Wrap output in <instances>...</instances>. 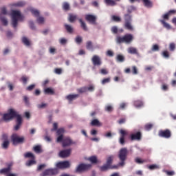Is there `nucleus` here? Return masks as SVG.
Masks as SVG:
<instances>
[{"label": "nucleus", "instance_id": "f257e3e1", "mask_svg": "<svg viewBox=\"0 0 176 176\" xmlns=\"http://www.w3.org/2000/svg\"><path fill=\"white\" fill-rule=\"evenodd\" d=\"M14 118H16V124L14 126V130L17 131V130H19L20 127H21V124H23V117H21V115L19 114L18 112H16L14 109H10L8 113L3 114V120H4V122H10V120H12V119Z\"/></svg>", "mask_w": 176, "mask_h": 176}, {"label": "nucleus", "instance_id": "f03ea898", "mask_svg": "<svg viewBox=\"0 0 176 176\" xmlns=\"http://www.w3.org/2000/svg\"><path fill=\"white\" fill-rule=\"evenodd\" d=\"M134 39V36L131 34H126L124 36H117L116 38V43H118L120 45V43H126V45H129L133 42Z\"/></svg>", "mask_w": 176, "mask_h": 176}, {"label": "nucleus", "instance_id": "7ed1b4c3", "mask_svg": "<svg viewBox=\"0 0 176 176\" xmlns=\"http://www.w3.org/2000/svg\"><path fill=\"white\" fill-rule=\"evenodd\" d=\"M129 155V151L126 148H122L118 153V159H120V162L117 166L123 167L126 164V160H127V156Z\"/></svg>", "mask_w": 176, "mask_h": 176}, {"label": "nucleus", "instance_id": "20e7f679", "mask_svg": "<svg viewBox=\"0 0 176 176\" xmlns=\"http://www.w3.org/2000/svg\"><path fill=\"white\" fill-rule=\"evenodd\" d=\"M12 25L14 28H17L19 20H21V13L18 10H12L11 12Z\"/></svg>", "mask_w": 176, "mask_h": 176}, {"label": "nucleus", "instance_id": "39448f33", "mask_svg": "<svg viewBox=\"0 0 176 176\" xmlns=\"http://www.w3.org/2000/svg\"><path fill=\"white\" fill-rule=\"evenodd\" d=\"M124 27L126 30H128V31H134V27H133V24H131L132 19L131 15L129 14H125L124 15Z\"/></svg>", "mask_w": 176, "mask_h": 176}, {"label": "nucleus", "instance_id": "423d86ee", "mask_svg": "<svg viewBox=\"0 0 176 176\" xmlns=\"http://www.w3.org/2000/svg\"><path fill=\"white\" fill-rule=\"evenodd\" d=\"M25 138L24 137H20L17 133H13L11 136V141L12 145H19V144H23Z\"/></svg>", "mask_w": 176, "mask_h": 176}, {"label": "nucleus", "instance_id": "0eeeda50", "mask_svg": "<svg viewBox=\"0 0 176 176\" xmlns=\"http://www.w3.org/2000/svg\"><path fill=\"white\" fill-rule=\"evenodd\" d=\"M91 164H80L76 168L75 173H85V171H89L91 168Z\"/></svg>", "mask_w": 176, "mask_h": 176}, {"label": "nucleus", "instance_id": "6e6552de", "mask_svg": "<svg viewBox=\"0 0 176 176\" xmlns=\"http://www.w3.org/2000/svg\"><path fill=\"white\" fill-rule=\"evenodd\" d=\"M58 174V169L57 168H49L44 170L40 174V176H53Z\"/></svg>", "mask_w": 176, "mask_h": 176}, {"label": "nucleus", "instance_id": "1a4fd4ad", "mask_svg": "<svg viewBox=\"0 0 176 176\" xmlns=\"http://www.w3.org/2000/svg\"><path fill=\"white\" fill-rule=\"evenodd\" d=\"M60 142H62V146L63 148L71 146V145H75V144H76V142H73L72 139L69 137H63Z\"/></svg>", "mask_w": 176, "mask_h": 176}, {"label": "nucleus", "instance_id": "9d476101", "mask_svg": "<svg viewBox=\"0 0 176 176\" xmlns=\"http://www.w3.org/2000/svg\"><path fill=\"white\" fill-rule=\"evenodd\" d=\"M119 133H120L119 142L120 145H124V144H126V140H125L126 135H128L129 132H127V131L124 129H120Z\"/></svg>", "mask_w": 176, "mask_h": 176}, {"label": "nucleus", "instance_id": "9b49d317", "mask_svg": "<svg viewBox=\"0 0 176 176\" xmlns=\"http://www.w3.org/2000/svg\"><path fill=\"white\" fill-rule=\"evenodd\" d=\"M131 141H141L142 140V133L138 131L136 133H131L129 135Z\"/></svg>", "mask_w": 176, "mask_h": 176}, {"label": "nucleus", "instance_id": "f8f14e48", "mask_svg": "<svg viewBox=\"0 0 176 176\" xmlns=\"http://www.w3.org/2000/svg\"><path fill=\"white\" fill-rule=\"evenodd\" d=\"M159 137L162 138H171V131L169 129L160 130L158 133Z\"/></svg>", "mask_w": 176, "mask_h": 176}, {"label": "nucleus", "instance_id": "ddd939ff", "mask_svg": "<svg viewBox=\"0 0 176 176\" xmlns=\"http://www.w3.org/2000/svg\"><path fill=\"white\" fill-rule=\"evenodd\" d=\"M64 133H65L64 128H60L56 131V135H58V138H56V142H61L63 141V138H64Z\"/></svg>", "mask_w": 176, "mask_h": 176}, {"label": "nucleus", "instance_id": "4468645a", "mask_svg": "<svg viewBox=\"0 0 176 176\" xmlns=\"http://www.w3.org/2000/svg\"><path fill=\"white\" fill-rule=\"evenodd\" d=\"M92 64L94 67H100L102 64L101 61V58L98 55H94L91 58Z\"/></svg>", "mask_w": 176, "mask_h": 176}, {"label": "nucleus", "instance_id": "2eb2a0df", "mask_svg": "<svg viewBox=\"0 0 176 176\" xmlns=\"http://www.w3.org/2000/svg\"><path fill=\"white\" fill-rule=\"evenodd\" d=\"M72 152V149L71 148L63 150L60 151L59 156L63 159H65V157H69V156H71Z\"/></svg>", "mask_w": 176, "mask_h": 176}, {"label": "nucleus", "instance_id": "dca6fc26", "mask_svg": "<svg viewBox=\"0 0 176 176\" xmlns=\"http://www.w3.org/2000/svg\"><path fill=\"white\" fill-rule=\"evenodd\" d=\"M71 166L69 161L60 162L56 164L57 168H69Z\"/></svg>", "mask_w": 176, "mask_h": 176}, {"label": "nucleus", "instance_id": "f3484780", "mask_svg": "<svg viewBox=\"0 0 176 176\" xmlns=\"http://www.w3.org/2000/svg\"><path fill=\"white\" fill-rule=\"evenodd\" d=\"M85 20L88 21V23H90L91 24H96L97 16L93 14H86Z\"/></svg>", "mask_w": 176, "mask_h": 176}, {"label": "nucleus", "instance_id": "a211bd4d", "mask_svg": "<svg viewBox=\"0 0 176 176\" xmlns=\"http://www.w3.org/2000/svg\"><path fill=\"white\" fill-rule=\"evenodd\" d=\"M12 166H13V164L10 163L8 164V167L7 168H4L1 170H0V174H9V173H10V171H12Z\"/></svg>", "mask_w": 176, "mask_h": 176}, {"label": "nucleus", "instance_id": "6ab92c4d", "mask_svg": "<svg viewBox=\"0 0 176 176\" xmlns=\"http://www.w3.org/2000/svg\"><path fill=\"white\" fill-rule=\"evenodd\" d=\"M109 168L112 170L113 168L118 169L119 168H118V166H117V165H114L113 166H109V165H108L107 164L103 165L102 166H100V170L101 171H107V170H108Z\"/></svg>", "mask_w": 176, "mask_h": 176}, {"label": "nucleus", "instance_id": "aec40b11", "mask_svg": "<svg viewBox=\"0 0 176 176\" xmlns=\"http://www.w3.org/2000/svg\"><path fill=\"white\" fill-rule=\"evenodd\" d=\"M78 21L80 24V27L83 31H89V28H87V25L86 22H85L82 19H79Z\"/></svg>", "mask_w": 176, "mask_h": 176}, {"label": "nucleus", "instance_id": "412c9836", "mask_svg": "<svg viewBox=\"0 0 176 176\" xmlns=\"http://www.w3.org/2000/svg\"><path fill=\"white\" fill-rule=\"evenodd\" d=\"M79 97V94H69L66 96V99L68 100L71 102V101H74V100H76Z\"/></svg>", "mask_w": 176, "mask_h": 176}, {"label": "nucleus", "instance_id": "4be33fe9", "mask_svg": "<svg viewBox=\"0 0 176 176\" xmlns=\"http://www.w3.org/2000/svg\"><path fill=\"white\" fill-rule=\"evenodd\" d=\"M88 160L91 163V164H97V163H98V160H97V156L96 155L89 157Z\"/></svg>", "mask_w": 176, "mask_h": 176}, {"label": "nucleus", "instance_id": "5701e85b", "mask_svg": "<svg viewBox=\"0 0 176 176\" xmlns=\"http://www.w3.org/2000/svg\"><path fill=\"white\" fill-rule=\"evenodd\" d=\"M104 2L107 6H116V1L114 0H104Z\"/></svg>", "mask_w": 176, "mask_h": 176}, {"label": "nucleus", "instance_id": "b1692460", "mask_svg": "<svg viewBox=\"0 0 176 176\" xmlns=\"http://www.w3.org/2000/svg\"><path fill=\"white\" fill-rule=\"evenodd\" d=\"M91 126L100 127V126H102V124H101V122H100V121L98 119H94L91 122Z\"/></svg>", "mask_w": 176, "mask_h": 176}, {"label": "nucleus", "instance_id": "393cba45", "mask_svg": "<svg viewBox=\"0 0 176 176\" xmlns=\"http://www.w3.org/2000/svg\"><path fill=\"white\" fill-rule=\"evenodd\" d=\"M45 94L53 96L54 94V89L50 87H47L44 90Z\"/></svg>", "mask_w": 176, "mask_h": 176}, {"label": "nucleus", "instance_id": "a878e982", "mask_svg": "<svg viewBox=\"0 0 176 176\" xmlns=\"http://www.w3.org/2000/svg\"><path fill=\"white\" fill-rule=\"evenodd\" d=\"M116 61L118 63H124L125 58L122 54H118L116 58Z\"/></svg>", "mask_w": 176, "mask_h": 176}, {"label": "nucleus", "instance_id": "bb28decb", "mask_svg": "<svg viewBox=\"0 0 176 176\" xmlns=\"http://www.w3.org/2000/svg\"><path fill=\"white\" fill-rule=\"evenodd\" d=\"M78 19V16L74 14H69V23H74L75 20Z\"/></svg>", "mask_w": 176, "mask_h": 176}, {"label": "nucleus", "instance_id": "cd10ccee", "mask_svg": "<svg viewBox=\"0 0 176 176\" xmlns=\"http://www.w3.org/2000/svg\"><path fill=\"white\" fill-rule=\"evenodd\" d=\"M22 42L25 45V46H31V42L30 41V40L24 36L22 38Z\"/></svg>", "mask_w": 176, "mask_h": 176}, {"label": "nucleus", "instance_id": "c85d7f7f", "mask_svg": "<svg viewBox=\"0 0 176 176\" xmlns=\"http://www.w3.org/2000/svg\"><path fill=\"white\" fill-rule=\"evenodd\" d=\"M24 157L26 159H35V155L32 153H31V152L25 153L24 154Z\"/></svg>", "mask_w": 176, "mask_h": 176}, {"label": "nucleus", "instance_id": "c756f323", "mask_svg": "<svg viewBox=\"0 0 176 176\" xmlns=\"http://www.w3.org/2000/svg\"><path fill=\"white\" fill-rule=\"evenodd\" d=\"M65 28L69 34H72V32H74V28L68 24H65Z\"/></svg>", "mask_w": 176, "mask_h": 176}, {"label": "nucleus", "instance_id": "7c9ffc66", "mask_svg": "<svg viewBox=\"0 0 176 176\" xmlns=\"http://www.w3.org/2000/svg\"><path fill=\"white\" fill-rule=\"evenodd\" d=\"M128 53H129L130 54H138L137 49L133 47H131L128 49Z\"/></svg>", "mask_w": 176, "mask_h": 176}, {"label": "nucleus", "instance_id": "2f4dec72", "mask_svg": "<svg viewBox=\"0 0 176 176\" xmlns=\"http://www.w3.org/2000/svg\"><path fill=\"white\" fill-rule=\"evenodd\" d=\"M134 106L136 108H141V107H144V102L141 100H136L134 102Z\"/></svg>", "mask_w": 176, "mask_h": 176}, {"label": "nucleus", "instance_id": "473e14b6", "mask_svg": "<svg viewBox=\"0 0 176 176\" xmlns=\"http://www.w3.org/2000/svg\"><path fill=\"white\" fill-rule=\"evenodd\" d=\"M112 162H113V156L111 155L109 157H107L106 164H107V166H112Z\"/></svg>", "mask_w": 176, "mask_h": 176}, {"label": "nucleus", "instance_id": "72a5a7b5", "mask_svg": "<svg viewBox=\"0 0 176 176\" xmlns=\"http://www.w3.org/2000/svg\"><path fill=\"white\" fill-rule=\"evenodd\" d=\"M9 140L3 141L1 147L3 148V149H8V148H9Z\"/></svg>", "mask_w": 176, "mask_h": 176}, {"label": "nucleus", "instance_id": "f704fd0d", "mask_svg": "<svg viewBox=\"0 0 176 176\" xmlns=\"http://www.w3.org/2000/svg\"><path fill=\"white\" fill-rule=\"evenodd\" d=\"M111 20L116 21V23H120V21H122V19L116 15H113L111 16Z\"/></svg>", "mask_w": 176, "mask_h": 176}, {"label": "nucleus", "instance_id": "c9c22d12", "mask_svg": "<svg viewBox=\"0 0 176 176\" xmlns=\"http://www.w3.org/2000/svg\"><path fill=\"white\" fill-rule=\"evenodd\" d=\"M78 93L82 94V93H86L87 91V87H82L77 89Z\"/></svg>", "mask_w": 176, "mask_h": 176}, {"label": "nucleus", "instance_id": "e433bc0d", "mask_svg": "<svg viewBox=\"0 0 176 176\" xmlns=\"http://www.w3.org/2000/svg\"><path fill=\"white\" fill-rule=\"evenodd\" d=\"M86 47L87 50H93V43L91 41H87L86 43Z\"/></svg>", "mask_w": 176, "mask_h": 176}, {"label": "nucleus", "instance_id": "4c0bfd02", "mask_svg": "<svg viewBox=\"0 0 176 176\" xmlns=\"http://www.w3.org/2000/svg\"><path fill=\"white\" fill-rule=\"evenodd\" d=\"M160 23L164 25L165 28H167L168 30H170V24L167 23L164 20L161 19L160 20Z\"/></svg>", "mask_w": 176, "mask_h": 176}, {"label": "nucleus", "instance_id": "58836bf2", "mask_svg": "<svg viewBox=\"0 0 176 176\" xmlns=\"http://www.w3.org/2000/svg\"><path fill=\"white\" fill-rule=\"evenodd\" d=\"M33 164H36L35 159H32L26 162V166H33Z\"/></svg>", "mask_w": 176, "mask_h": 176}, {"label": "nucleus", "instance_id": "ea45409f", "mask_svg": "<svg viewBox=\"0 0 176 176\" xmlns=\"http://www.w3.org/2000/svg\"><path fill=\"white\" fill-rule=\"evenodd\" d=\"M20 80L23 83V85H27V82H28V77H27V76H23Z\"/></svg>", "mask_w": 176, "mask_h": 176}, {"label": "nucleus", "instance_id": "a19ab883", "mask_svg": "<svg viewBox=\"0 0 176 176\" xmlns=\"http://www.w3.org/2000/svg\"><path fill=\"white\" fill-rule=\"evenodd\" d=\"M31 13L33 14V16H35V17H39V11L35 9L30 10Z\"/></svg>", "mask_w": 176, "mask_h": 176}, {"label": "nucleus", "instance_id": "79ce46f5", "mask_svg": "<svg viewBox=\"0 0 176 176\" xmlns=\"http://www.w3.org/2000/svg\"><path fill=\"white\" fill-rule=\"evenodd\" d=\"M100 74H101V75H108V74H109V72L107 69L102 68L100 69Z\"/></svg>", "mask_w": 176, "mask_h": 176}, {"label": "nucleus", "instance_id": "37998d69", "mask_svg": "<svg viewBox=\"0 0 176 176\" xmlns=\"http://www.w3.org/2000/svg\"><path fill=\"white\" fill-rule=\"evenodd\" d=\"M131 72L133 75H138V69L136 66H132Z\"/></svg>", "mask_w": 176, "mask_h": 176}, {"label": "nucleus", "instance_id": "c03bdc74", "mask_svg": "<svg viewBox=\"0 0 176 176\" xmlns=\"http://www.w3.org/2000/svg\"><path fill=\"white\" fill-rule=\"evenodd\" d=\"M34 151L36 153H41L42 152V149L41 148V146H36L33 148Z\"/></svg>", "mask_w": 176, "mask_h": 176}, {"label": "nucleus", "instance_id": "a18cd8bd", "mask_svg": "<svg viewBox=\"0 0 176 176\" xmlns=\"http://www.w3.org/2000/svg\"><path fill=\"white\" fill-rule=\"evenodd\" d=\"M0 20L3 25H8V20L5 17H2V14H0Z\"/></svg>", "mask_w": 176, "mask_h": 176}, {"label": "nucleus", "instance_id": "49530a36", "mask_svg": "<svg viewBox=\"0 0 176 176\" xmlns=\"http://www.w3.org/2000/svg\"><path fill=\"white\" fill-rule=\"evenodd\" d=\"M15 6L17 8H23V6H25V2H24V1H18L16 3H15Z\"/></svg>", "mask_w": 176, "mask_h": 176}, {"label": "nucleus", "instance_id": "de8ad7c7", "mask_svg": "<svg viewBox=\"0 0 176 176\" xmlns=\"http://www.w3.org/2000/svg\"><path fill=\"white\" fill-rule=\"evenodd\" d=\"M109 82H111V77L104 78L102 80L101 83L102 85H106V83H109Z\"/></svg>", "mask_w": 176, "mask_h": 176}, {"label": "nucleus", "instance_id": "09e8293b", "mask_svg": "<svg viewBox=\"0 0 176 176\" xmlns=\"http://www.w3.org/2000/svg\"><path fill=\"white\" fill-rule=\"evenodd\" d=\"M63 9L64 10H69V3L65 2L63 4Z\"/></svg>", "mask_w": 176, "mask_h": 176}, {"label": "nucleus", "instance_id": "8fccbe9b", "mask_svg": "<svg viewBox=\"0 0 176 176\" xmlns=\"http://www.w3.org/2000/svg\"><path fill=\"white\" fill-rule=\"evenodd\" d=\"M135 163H138V164H142V163H145V162H146V161L144 160H141L139 157H137L135 159Z\"/></svg>", "mask_w": 176, "mask_h": 176}, {"label": "nucleus", "instance_id": "3c124183", "mask_svg": "<svg viewBox=\"0 0 176 176\" xmlns=\"http://www.w3.org/2000/svg\"><path fill=\"white\" fill-rule=\"evenodd\" d=\"M104 110L107 112H112V111H113V107H112L111 105H107L105 107Z\"/></svg>", "mask_w": 176, "mask_h": 176}, {"label": "nucleus", "instance_id": "603ef678", "mask_svg": "<svg viewBox=\"0 0 176 176\" xmlns=\"http://www.w3.org/2000/svg\"><path fill=\"white\" fill-rule=\"evenodd\" d=\"M169 50L170 52H174L175 50V43H170Z\"/></svg>", "mask_w": 176, "mask_h": 176}, {"label": "nucleus", "instance_id": "864d4df0", "mask_svg": "<svg viewBox=\"0 0 176 176\" xmlns=\"http://www.w3.org/2000/svg\"><path fill=\"white\" fill-rule=\"evenodd\" d=\"M37 23H38V24H43V23H45V18L39 16L38 19H37Z\"/></svg>", "mask_w": 176, "mask_h": 176}, {"label": "nucleus", "instance_id": "5fc2aeb1", "mask_svg": "<svg viewBox=\"0 0 176 176\" xmlns=\"http://www.w3.org/2000/svg\"><path fill=\"white\" fill-rule=\"evenodd\" d=\"M1 140L3 141H9V138L8 136V134L4 133L1 136Z\"/></svg>", "mask_w": 176, "mask_h": 176}, {"label": "nucleus", "instance_id": "6e6d98bb", "mask_svg": "<svg viewBox=\"0 0 176 176\" xmlns=\"http://www.w3.org/2000/svg\"><path fill=\"white\" fill-rule=\"evenodd\" d=\"M34 89H35V84H32L31 85H29L26 88V90H28V91H31L34 90Z\"/></svg>", "mask_w": 176, "mask_h": 176}, {"label": "nucleus", "instance_id": "4d7b16f0", "mask_svg": "<svg viewBox=\"0 0 176 176\" xmlns=\"http://www.w3.org/2000/svg\"><path fill=\"white\" fill-rule=\"evenodd\" d=\"M58 124L57 122H55L53 124V129H52V131H57L58 129Z\"/></svg>", "mask_w": 176, "mask_h": 176}, {"label": "nucleus", "instance_id": "13d9d810", "mask_svg": "<svg viewBox=\"0 0 176 176\" xmlns=\"http://www.w3.org/2000/svg\"><path fill=\"white\" fill-rule=\"evenodd\" d=\"M111 31L113 34H118V27L117 26H113L111 29Z\"/></svg>", "mask_w": 176, "mask_h": 176}, {"label": "nucleus", "instance_id": "bf43d9fd", "mask_svg": "<svg viewBox=\"0 0 176 176\" xmlns=\"http://www.w3.org/2000/svg\"><path fill=\"white\" fill-rule=\"evenodd\" d=\"M82 38H81L80 36H77L76 37L75 41H76L78 45L80 44V43H82Z\"/></svg>", "mask_w": 176, "mask_h": 176}, {"label": "nucleus", "instance_id": "052dcab7", "mask_svg": "<svg viewBox=\"0 0 176 176\" xmlns=\"http://www.w3.org/2000/svg\"><path fill=\"white\" fill-rule=\"evenodd\" d=\"M162 56L165 57V58H168V57H170V54L168 53V51H164L162 52Z\"/></svg>", "mask_w": 176, "mask_h": 176}, {"label": "nucleus", "instance_id": "680f3d73", "mask_svg": "<svg viewBox=\"0 0 176 176\" xmlns=\"http://www.w3.org/2000/svg\"><path fill=\"white\" fill-rule=\"evenodd\" d=\"M23 101L25 104V105H30V100H28V97L27 96H23Z\"/></svg>", "mask_w": 176, "mask_h": 176}, {"label": "nucleus", "instance_id": "e2e57ef3", "mask_svg": "<svg viewBox=\"0 0 176 176\" xmlns=\"http://www.w3.org/2000/svg\"><path fill=\"white\" fill-rule=\"evenodd\" d=\"M45 107H47V104L45 103H42L41 104L37 105V108H38V109H42L43 108H45Z\"/></svg>", "mask_w": 176, "mask_h": 176}, {"label": "nucleus", "instance_id": "0e129e2a", "mask_svg": "<svg viewBox=\"0 0 176 176\" xmlns=\"http://www.w3.org/2000/svg\"><path fill=\"white\" fill-rule=\"evenodd\" d=\"M144 127L146 130L149 131L153 127V125L152 124H146Z\"/></svg>", "mask_w": 176, "mask_h": 176}, {"label": "nucleus", "instance_id": "69168bd1", "mask_svg": "<svg viewBox=\"0 0 176 176\" xmlns=\"http://www.w3.org/2000/svg\"><path fill=\"white\" fill-rule=\"evenodd\" d=\"M158 50H159V45H157V44L153 45V47H152L153 52H157Z\"/></svg>", "mask_w": 176, "mask_h": 176}, {"label": "nucleus", "instance_id": "338daca9", "mask_svg": "<svg viewBox=\"0 0 176 176\" xmlns=\"http://www.w3.org/2000/svg\"><path fill=\"white\" fill-rule=\"evenodd\" d=\"M149 168V170H156V168H157V165H155V164H152L148 166V167Z\"/></svg>", "mask_w": 176, "mask_h": 176}, {"label": "nucleus", "instance_id": "774afa93", "mask_svg": "<svg viewBox=\"0 0 176 176\" xmlns=\"http://www.w3.org/2000/svg\"><path fill=\"white\" fill-rule=\"evenodd\" d=\"M165 173L168 176H173L175 174V173L174 171L165 170Z\"/></svg>", "mask_w": 176, "mask_h": 176}]
</instances>
